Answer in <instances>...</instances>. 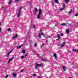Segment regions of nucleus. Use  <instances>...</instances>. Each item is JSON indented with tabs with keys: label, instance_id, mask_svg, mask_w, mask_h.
Segmentation results:
<instances>
[{
	"label": "nucleus",
	"instance_id": "obj_1",
	"mask_svg": "<svg viewBox=\"0 0 78 78\" xmlns=\"http://www.w3.org/2000/svg\"><path fill=\"white\" fill-rule=\"evenodd\" d=\"M41 14H42V9H40L39 11V13L37 15V18L38 19H39L40 17Z\"/></svg>",
	"mask_w": 78,
	"mask_h": 78
},
{
	"label": "nucleus",
	"instance_id": "obj_2",
	"mask_svg": "<svg viewBox=\"0 0 78 78\" xmlns=\"http://www.w3.org/2000/svg\"><path fill=\"white\" fill-rule=\"evenodd\" d=\"M43 64L42 63L41 64H37L36 65V66L35 67V69H36L37 70V67H42V66Z\"/></svg>",
	"mask_w": 78,
	"mask_h": 78
},
{
	"label": "nucleus",
	"instance_id": "obj_3",
	"mask_svg": "<svg viewBox=\"0 0 78 78\" xmlns=\"http://www.w3.org/2000/svg\"><path fill=\"white\" fill-rule=\"evenodd\" d=\"M57 36L58 38L56 40V41H59V39H60V35H59V34H58Z\"/></svg>",
	"mask_w": 78,
	"mask_h": 78
},
{
	"label": "nucleus",
	"instance_id": "obj_4",
	"mask_svg": "<svg viewBox=\"0 0 78 78\" xmlns=\"http://www.w3.org/2000/svg\"><path fill=\"white\" fill-rule=\"evenodd\" d=\"M66 43V42H64L62 44H61V47H64Z\"/></svg>",
	"mask_w": 78,
	"mask_h": 78
},
{
	"label": "nucleus",
	"instance_id": "obj_5",
	"mask_svg": "<svg viewBox=\"0 0 78 78\" xmlns=\"http://www.w3.org/2000/svg\"><path fill=\"white\" fill-rule=\"evenodd\" d=\"M21 13V12H19L18 13V14H17V17H19V16H20V14Z\"/></svg>",
	"mask_w": 78,
	"mask_h": 78
},
{
	"label": "nucleus",
	"instance_id": "obj_6",
	"mask_svg": "<svg viewBox=\"0 0 78 78\" xmlns=\"http://www.w3.org/2000/svg\"><path fill=\"white\" fill-rule=\"evenodd\" d=\"M14 58V57H12L11 59H10L8 62V64H9L10 62L11 61H12V59Z\"/></svg>",
	"mask_w": 78,
	"mask_h": 78
},
{
	"label": "nucleus",
	"instance_id": "obj_7",
	"mask_svg": "<svg viewBox=\"0 0 78 78\" xmlns=\"http://www.w3.org/2000/svg\"><path fill=\"white\" fill-rule=\"evenodd\" d=\"M17 37V34H15V36H13V37L12 38V39H15V38H16V37Z\"/></svg>",
	"mask_w": 78,
	"mask_h": 78
},
{
	"label": "nucleus",
	"instance_id": "obj_8",
	"mask_svg": "<svg viewBox=\"0 0 78 78\" xmlns=\"http://www.w3.org/2000/svg\"><path fill=\"white\" fill-rule=\"evenodd\" d=\"M12 0H10L9 2V5H10L12 3Z\"/></svg>",
	"mask_w": 78,
	"mask_h": 78
},
{
	"label": "nucleus",
	"instance_id": "obj_9",
	"mask_svg": "<svg viewBox=\"0 0 78 78\" xmlns=\"http://www.w3.org/2000/svg\"><path fill=\"white\" fill-rule=\"evenodd\" d=\"M66 33H67V34H69V29H67L66 30Z\"/></svg>",
	"mask_w": 78,
	"mask_h": 78
},
{
	"label": "nucleus",
	"instance_id": "obj_10",
	"mask_svg": "<svg viewBox=\"0 0 78 78\" xmlns=\"http://www.w3.org/2000/svg\"><path fill=\"white\" fill-rule=\"evenodd\" d=\"M65 2L66 3H68L69 2V0H65Z\"/></svg>",
	"mask_w": 78,
	"mask_h": 78
},
{
	"label": "nucleus",
	"instance_id": "obj_11",
	"mask_svg": "<svg viewBox=\"0 0 78 78\" xmlns=\"http://www.w3.org/2000/svg\"><path fill=\"white\" fill-rule=\"evenodd\" d=\"M23 45V44H22L20 46H19L18 47H17V48H21L22 46Z\"/></svg>",
	"mask_w": 78,
	"mask_h": 78
},
{
	"label": "nucleus",
	"instance_id": "obj_12",
	"mask_svg": "<svg viewBox=\"0 0 78 78\" xmlns=\"http://www.w3.org/2000/svg\"><path fill=\"white\" fill-rule=\"evenodd\" d=\"M62 69L64 71H66V69H65V66H63L62 67Z\"/></svg>",
	"mask_w": 78,
	"mask_h": 78
},
{
	"label": "nucleus",
	"instance_id": "obj_13",
	"mask_svg": "<svg viewBox=\"0 0 78 78\" xmlns=\"http://www.w3.org/2000/svg\"><path fill=\"white\" fill-rule=\"evenodd\" d=\"M55 2L56 3H59L58 0H55Z\"/></svg>",
	"mask_w": 78,
	"mask_h": 78
},
{
	"label": "nucleus",
	"instance_id": "obj_14",
	"mask_svg": "<svg viewBox=\"0 0 78 78\" xmlns=\"http://www.w3.org/2000/svg\"><path fill=\"white\" fill-rule=\"evenodd\" d=\"M66 25H67V23H63L61 24V25H63V26Z\"/></svg>",
	"mask_w": 78,
	"mask_h": 78
},
{
	"label": "nucleus",
	"instance_id": "obj_15",
	"mask_svg": "<svg viewBox=\"0 0 78 78\" xmlns=\"http://www.w3.org/2000/svg\"><path fill=\"white\" fill-rule=\"evenodd\" d=\"M22 8H23V7H21L20 8L19 10V12H21V9H22Z\"/></svg>",
	"mask_w": 78,
	"mask_h": 78
},
{
	"label": "nucleus",
	"instance_id": "obj_16",
	"mask_svg": "<svg viewBox=\"0 0 78 78\" xmlns=\"http://www.w3.org/2000/svg\"><path fill=\"white\" fill-rule=\"evenodd\" d=\"M21 52H22L23 53H25V50H23Z\"/></svg>",
	"mask_w": 78,
	"mask_h": 78
},
{
	"label": "nucleus",
	"instance_id": "obj_17",
	"mask_svg": "<svg viewBox=\"0 0 78 78\" xmlns=\"http://www.w3.org/2000/svg\"><path fill=\"white\" fill-rule=\"evenodd\" d=\"M41 35H43V36H44V37L45 36V34H44V33H41Z\"/></svg>",
	"mask_w": 78,
	"mask_h": 78
},
{
	"label": "nucleus",
	"instance_id": "obj_18",
	"mask_svg": "<svg viewBox=\"0 0 78 78\" xmlns=\"http://www.w3.org/2000/svg\"><path fill=\"white\" fill-rule=\"evenodd\" d=\"M41 33H39L38 36H39V37H40V38H41Z\"/></svg>",
	"mask_w": 78,
	"mask_h": 78
},
{
	"label": "nucleus",
	"instance_id": "obj_19",
	"mask_svg": "<svg viewBox=\"0 0 78 78\" xmlns=\"http://www.w3.org/2000/svg\"><path fill=\"white\" fill-rule=\"evenodd\" d=\"M16 76V74L14 73L13 74V76L14 77H15Z\"/></svg>",
	"mask_w": 78,
	"mask_h": 78
},
{
	"label": "nucleus",
	"instance_id": "obj_20",
	"mask_svg": "<svg viewBox=\"0 0 78 78\" xmlns=\"http://www.w3.org/2000/svg\"><path fill=\"white\" fill-rule=\"evenodd\" d=\"M64 8H61L60 9V11H63V10H64Z\"/></svg>",
	"mask_w": 78,
	"mask_h": 78
},
{
	"label": "nucleus",
	"instance_id": "obj_21",
	"mask_svg": "<svg viewBox=\"0 0 78 78\" xmlns=\"http://www.w3.org/2000/svg\"><path fill=\"white\" fill-rule=\"evenodd\" d=\"M73 51H74V52H76V49H74V48H73Z\"/></svg>",
	"mask_w": 78,
	"mask_h": 78
},
{
	"label": "nucleus",
	"instance_id": "obj_22",
	"mask_svg": "<svg viewBox=\"0 0 78 78\" xmlns=\"http://www.w3.org/2000/svg\"><path fill=\"white\" fill-rule=\"evenodd\" d=\"M35 12H37V9H36V7L35 8Z\"/></svg>",
	"mask_w": 78,
	"mask_h": 78
},
{
	"label": "nucleus",
	"instance_id": "obj_23",
	"mask_svg": "<svg viewBox=\"0 0 78 78\" xmlns=\"http://www.w3.org/2000/svg\"><path fill=\"white\" fill-rule=\"evenodd\" d=\"M54 57H56V53H55L54 54Z\"/></svg>",
	"mask_w": 78,
	"mask_h": 78
},
{
	"label": "nucleus",
	"instance_id": "obj_24",
	"mask_svg": "<svg viewBox=\"0 0 78 78\" xmlns=\"http://www.w3.org/2000/svg\"><path fill=\"white\" fill-rule=\"evenodd\" d=\"M21 59H23V58H24V56L23 55L21 57Z\"/></svg>",
	"mask_w": 78,
	"mask_h": 78
},
{
	"label": "nucleus",
	"instance_id": "obj_25",
	"mask_svg": "<svg viewBox=\"0 0 78 78\" xmlns=\"http://www.w3.org/2000/svg\"><path fill=\"white\" fill-rule=\"evenodd\" d=\"M66 6V5L65 4H63V8L65 9V8L66 7L65 6Z\"/></svg>",
	"mask_w": 78,
	"mask_h": 78
},
{
	"label": "nucleus",
	"instance_id": "obj_26",
	"mask_svg": "<svg viewBox=\"0 0 78 78\" xmlns=\"http://www.w3.org/2000/svg\"><path fill=\"white\" fill-rule=\"evenodd\" d=\"M8 31H11V28H9V29H8Z\"/></svg>",
	"mask_w": 78,
	"mask_h": 78
},
{
	"label": "nucleus",
	"instance_id": "obj_27",
	"mask_svg": "<svg viewBox=\"0 0 78 78\" xmlns=\"http://www.w3.org/2000/svg\"><path fill=\"white\" fill-rule=\"evenodd\" d=\"M8 76V75L7 74L5 77V78H7Z\"/></svg>",
	"mask_w": 78,
	"mask_h": 78
},
{
	"label": "nucleus",
	"instance_id": "obj_28",
	"mask_svg": "<svg viewBox=\"0 0 78 78\" xmlns=\"http://www.w3.org/2000/svg\"><path fill=\"white\" fill-rule=\"evenodd\" d=\"M72 12V10H71V11H70L69 13V14H70V13H71Z\"/></svg>",
	"mask_w": 78,
	"mask_h": 78
},
{
	"label": "nucleus",
	"instance_id": "obj_29",
	"mask_svg": "<svg viewBox=\"0 0 78 78\" xmlns=\"http://www.w3.org/2000/svg\"><path fill=\"white\" fill-rule=\"evenodd\" d=\"M10 53H11L10 52H9L8 54L7 55V56H8V55H9V54H10Z\"/></svg>",
	"mask_w": 78,
	"mask_h": 78
},
{
	"label": "nucleus",
	"instance_id": "obj_30",
	"mask_svg": "<svg viewBox=\"0 0 78 78\" xmlns=\"http://www.w3.org/2000/svg\"><path fill=\"white\" fill-rule=\"evenodd\" d=\"M36 76V74H33V76Z\"/></svg>",
	"mask_w": 78,
	"mask_h": 78
},
{
	"label": "nucleus",
	"instance_id": "obj_31",
	"mask_svg": "<svg viewBox=\"0 0 78 78\" xmlns=\"http://www.w3.org/2000/svg\"><path fill=\"white\" fill-rule=\"evenodd\" d=\"M61 35L62 36H64V34H63L62 33L61 34Z\"/></svg>",
	"mask_w": 78,
	"mask_h": 78
},
{
	"label": "nucleus",
	"instance_id": "obj_32",
	"mask_svg": "<svg viewBox=\"0 0 78 78\" xmlns=\"http://www.w3.org/2000/svg\"><path fill=\"white\" fill-rule=\"evenodd\" d=\"M24 70V69H23L20 72H23V70Z\"/></svg>",
	"mask_w": 78,
	"mask_h": 78
},
{
	"label": "nucleus",
	"instance_id": "obj_33",
	"mask_svg": "<svg viewBox=\"0 0 78 78\" xmlns=\"http://www.w3.org/2000/svg\"><path fill=\"white\" fill-rule=\"evenodd\" d=\"M75 16H76V17H77V16H78V13H76V15H75Z\"/></svg>",
	"mask_w": 78,
	"mask_h": 78
},
{
	"label": "nucleus",
	"instance_id": "obj_34",
	"mask_svg": "<svg viewBox=\"0 0 78 78\" xmlns=\"http://www.w3.org/2000/svg\"><path fill=\"white\" fill-rule=\"evenodd\" d=\"M19 0H15V2H19Z\"/></svg>",
	"mask_w": 78,
	"mask_h": 78
},
{
	"label": "nucleus",
	"instance_id": "obj_35",
	"mask_svg": "<svg viewBox=\"0 0 78 78\" xmlns=\"http://www.w3.org/2000/svg\"><path fill=\"white\" fill-rule=\"evenodd\" d=\"M55 59L56 60H57L58 59V58H57V57H55Z\"/></svg>",
	"mask_w": 78,
	"mask_h": 78
},
{
	"label": "nucleus",
	"instance_id": "obj_36",
	"mask_svg": "<svg viewBox=\"0 0 78 78\" xmlns=\"http://www.w3.org/2000/svg\"><path fill=\"white\" fill-rule=\"evenodd\" d=\"M36 45H37V44L36 43L35 44L34 46L36 47Z\"/></svg>",
	"mask_w": 78,
	"mask_h": 78
},
{
	"label": "nucleus",
	"instance_id": "obj_37",
	"mask_svg": "<svg viewBox=\"0 0 78 78\" xmlns=\"http://www.w3.org/2000/svg\"><path fill=\"white\" fill-rule=\"evenodd\" d=\"M13 50V49H12V50H11L10 51V52L11 53V52H12V51Z\"/></svg>",
	"mask_w": 78,
	"mask_h": 78
},
{
	"label": "nucleus",
	"instance_id": "obj_38",
	"mask_svg": "<svg viewBox=\"0 0 78 78\" xmlns=\"http://www.w3.org/2000/svg\"><path fill=\"white\" fill-rule=\"evenodd\" d=\"M27 55H28V54H26L25 55V57H26V56H27Z\"/></svg>",
	"mask_w": 78,
	"mask_h": 78
},
{
	"label": "nucleus",
	"instance_id": "obj_39",
	"mask_svg": "<svg viewBox=\"0 0 78 78\" xmlns=\"http://www.w3.org/2000/svg\"><path fill=\"white\" fill-rule=\"evenodd\" d=\"M51 3H52V4H54V2H51Z\"/></svg>",
	"mask_w": 78,
	"mask_h": 78
},
{
	"label": "nucleus",
	"instance_id": "obj_40",
	"mask_svg": "<svg viewBox=\"0 0 78 78\" xmlns=\"http://www.w3.org/2000/svg\"><path fill=\"white\" fill-rule=\"evenodd\" d=\"M42 30H40V33H42Z\"/></svg>",
	"mask_w": 78,
	"mask_h": 78
},
{
	"label": "nucleus",
	"instance_id": "obj_41",
	"mask_svg": "<svg viewBox=\"0 0 78 78\" xmlns=\"http://www.w3.org/2000/svg\"><path fill=\"white\" fill-rule=\"evenodd\" d=\"M76 52H77V53H78V49L76 50Z\"/></svg>",
	"mask_w": 78,
	"mask_h": 78
},
{
	"label": "nucleus",
	"instance_id": "obj_42",
	"mask_svg": "<svg viewBox=\"0 0 78 78\" xmlns=\"http://www.w3.org/2000/svg\"><path fill=\"white\" fill-rule=\"evenodd\" d=\"M37 78H41V77L40 76H38Z\"/></svg>",
	"mask_w": 78,
	"mask_h": 78
},
{
	"label": "nucleus",
	"instance_id": "obj_43",
	"mask_svg": "<svg viewBox=\"0 0 78 78\" xmlns=\"http://www.w3.org/2000/svg\"><path fill=\"white\" fill-rule=\"evenodd\" d=\"M48 38H51V37H47Z\"/></svg>",
	"mask_w": 78,
	"mask_h": 78
},
{
	"label": "nucleus",
	"instance_id": "obj_44",
	"mask_svg": "<svg viewBox=\"0 0 78 78\" xmlns=\"http://www.w3.org/2000/svg\"><path fill=\"white\" fill-rule=\"evenodd\" d=\"M69 53H71V51H69Z\"/></svg>",
	"mask_w": 78,
	"mask_h": 78
},
{
	"label": "nucleus",
	"instance_id": "obj_45",
	"mask_svg": "<svg viewBox=\"0 0 78 78\" xmlns=\"http://www.w3.org/2000/svg\"><path fill=\"white\" fill-rule=\"evenodd\" d=\"M1 32V28H0V33Z\"/></svg>",
	"mask_w": 78,
	"mask_h": 78
},
{
	"label": "nucleus",
	"instance_id": "obj_46",
	"mask_svg": "<svg viewBox=\"0 0 78 78\" xmlns=\"http://www.w3.org/2000/svg\"><path fill=\"white\" fill-rule=\"evenodd\" d=\"M46 38L47 39H48V37H46Z\"/></svg>",
	"mask_w": 78,
	"mask_h": 78
},
{
	"label": "nucleus",
	"instance_id": "obj_47",
	"mask_svg": "<svg viewBox=\"0 0 78 78\" xmlns=\"http://www.w3.org/2000/svg\"><path fill=\"white\" fill-rule=\"evenodd\" d=\"M33 27V28H35V26H34Z\"/></svg>",
	"mask_w": 78,
	"mask_h": 78
},
{
	"label": "nucleus",
	"instance_id": "obj_48",
	"mask_svg": "<svg viewBox=\"0 0 78 78\" xmlns=\"http://www.w3.org/2000/svg\"><path fill=\"white\" fill-rule=\"evenodd\" d=\"M34 14H35V15H36V13H35Z\"/></svg>",
	"mask_w": 78,
	"mask_h": 78
},
{
	"label": "nucleus",
	"instance_id": "obj_49",
	"mask_svg": "<svg viewBox=\"0 0 78 78\" xmlns=\"http://www.w3.org/2000/svg\"><path fill=\"white\" fill-rule=\"evenodd\" d=\"M46 42H48V40H47Z\"/></svg>",
	"mask_w": 78,
	"mask_h": 78
},
{
	"label": "nucleus",
	"instance_id": "obj_50",
	"mask_svg": "<svg viewBox=\"0 0 78 78\" xmlns=\"http://www.w3.org/2000/svg\"><path fill=\"white\" fill-rule=\"evenodd\" d=\"M37 55H38L39 54H37Z\"/></svg>",
	"mask_w": 78,
	"mask_h": 78
},
{
	"label": "nucleus",
	"instance_id": "obj_51",
	"mask_svg": "<svg viewBox=\"0 0 78 78\" xmlns=\"http://www.w3.org/2000/svg\"><path fill=\"white\" fill-rule=\"evenodd\" d=\"M0 25H1V23L0 22Z\"/></svg>",
	"mask_w": 78,
	"mask_h": 78
},
{
	"label": "nucleus",
	"instance_id": "obj_52",
	"mask_svg": "<svg viewBox=\"0 0 78 78\" xmlns=\"http://www.w3.org/2000/svg\"><path fill=\"white\" fill-rule=\"evenodd\" d=\"M43 45H42L41 46V47H42V46H43Z\"/></svg>",
	"mask_w": 78,
	"mask_h": 78
}]
</instances>
